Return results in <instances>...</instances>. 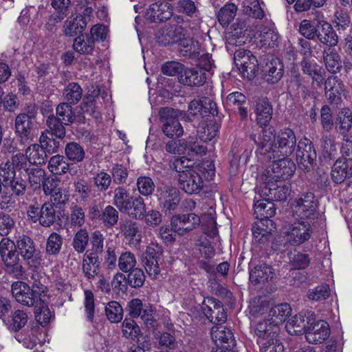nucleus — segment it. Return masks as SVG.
<instances>
[{
  "instance_id": "1",
  "label": "nucleus",
  "mask_w": 352,
  "mask_h": 352,
  "mask_svg": "<svg viewBox=\"0 0 352 352\" xmlns=\"http://www.w3.org/2000/svg\"><path fill=\"white\" fill-rule=\"evenodd\" d=\"M37 108L34 103L25 104L14 119V133L20 144L25 146L34 141Z\"/></svg>"
},
{
  "instance_id": "2",
  "label": "nucleus",
  "mask_w": 352,
  "mask_h": 352,
  "mask_svg": "<svg viewBox=\"0 0 352 352\" xmlns=\"http://www.w3.org/2000/svg\"><path fill=\"white\" fill-rule=\"evenodd\" d=\"M11 292L15 300L22 306L35 307L38 300L41 301V295L44 292V286L36 280L30 287L26 283L18 280L12 284Z\"/></svg>"
},
{
  "instance_id": "3",
  "label": "nucleus",
  "mask_w": 352,
  "mask_h": 352,
  "mask_svg": "<svg viewBox=\"0 0 352 352\" xmlns=\"http://www.w3.org/2000/svg\"><path fill=\"white\" fill-rule=\"evenodd\" d=\"M0 255L9 274L16 278H20L23 275L25 270L20 263L19 254L16 253L15 243L13 241L8 238L1 239Z\"/></svg>"
},
{
  "instance_id": "4",
  "label": "nucleus",
  "mask_w": 352,
  "mask_h": 352,
  "mask_svg": "<svg viewBox=\"0 0 352 352\" xmlns=\"http://www.w3.org/2000/svg\"><path fill=\"white\" fill-rule=\"evenodd\" d=\"M317 208L318 201L314 194L311 192L302 194L292 204L294 215L300 219L309 220L310 222L318 217Z\"/></svg>"
},
{
  "instance_id": "5",
  "label": "nucleus",
  "mask_w": 352,
  "mask_h": 352,
  "mask_svg": "<svg viewBox=\"0 0 352 352\" xmlns=\"http://www.w3.org/2000/svg\"><path fill=\"white\" fill-rule=\"evenodd\" d=\"M296 141V134L292 129H280L274 139L273 153L272 156L270 155V160L281 156H290L297 147Z\"/></svg>"
},
{
  "instance_id": "6",
  "label": "nucleus",
  "mask_w": 352,
  "mask_h": 352,
  "mask_svg": "<svg viewBox=\"0 0 352 352\" xmlns=\"http://www.w3.org/2000/svg\"><path fill=\"white\" fill-rule=\"evenodd\" d=\"M182 112L170 107L161 108L159 111L160 122L162 123V130L168 138H180L184 134V129L178 118Z\"/></svg>"
},
{
  "instance_id": "7",
  "label": "nucleus",
  "mask_w": 352,
  "mask_h": 352,
  "mask_svg": "<svg viewBox=\"0 0 352 352\" xmlns=\"http://www.w3.org/2000/svg\"><path fill=\"white\" fill-rule=\"evenodd\" d=\"M16 248L27 265L33 271L41 265V254L36 250L34 241L28 236L23 234L16 240Z\"/></svg>"
},
{
  "instance_id": "8",
  "label": "nucleus",
  "mask_w": 352,
  "mask_h": 352,
  "mask_svg": "<svg viewBox=\"0 0 352 352\" xmlns=\"http://www.w3.org/2000/svg\"><path fill=\"white\" fill-rule=\"evenodd\" d=\"M0 180L2 181L3 186L5 188H10L14 195L21 196L25 194L26 181L19 175H16V170L10 162L1 164Z\"/></svg>"
},
{
  "instance_id": "9",
  "label": "nucleus",
  "mask_w": 352,
  "mask_h": 352,
  "mask_svg": "<svg viewBox=\"0 0 352 352\" xmlns=\"http://www.w3.org/2000/svg\"><path fill=\"white\" fill-rule=\"evenodd\" d=\"M317 153L312 142L307 138L298 142L296 158L300 168L309 172L316 164Z\"/></svg>"
},
{
  "instance_id": "10",
  "label": "nucleus",
  "mask_w": 352,
  "mask_h": 352,
  "mask_svg": "<svg viewBox=\"0 0 352 352\" xmlns=\"http://www.w3.org/2000/svg\"><path fill=\"white\" fill-rule=\"evenodd\" d=\"M163 251L158 245L148 246L141 257L142 263L152 279H157L160 274V263L162 260Z\"/></svg>"
},
{
  "instance_id": "11",
  "label": "nucleus",
  "mask_w": 352,
  "mask_h": 352,
  "mask_svg": "<svg viewBox=\"0 0 352 352\" xmlns=\"http://www.w3.org/2000/svg\"><path fill=\"white\" fill-rule=\"evenodd\" d=\"M27 214L32 222L38 221L43 227H50L56 219L54 204L47 201L44 203L41 208L33 204L30 205L27 210Z\"/></svg>"
},
{
  "instance_id": "12",
  "label": "nucleus",
  "mask_w": 352,
  "mask_h": 352,
  "mask_svg": "<svg viewBox=\"0 0 352 352\" xmlns=\"http://www.w3.org/2000/svg\"><path fill=\"white\" fill-rule=\"evenodd\" d=\"M261 128L260 131H254L250 135V139L257 146V152L261 155H267V158L270 160V155L272 156L273 153L276 131L272 126Z\"/></svg>"
},
{
  "instance_id": "13",
  "label": "nucleus",
  "mask_w": 352,
  "mask_h": 352,
  "mask_svg": "<svg viewBox=\"0 0 352 352\" xmlns=\"http://www.w3.org/2000/svg\"><path fill=\"white\" fill-rule=\"evenodd\" d=\"M126 311L130 316L129 318L133 319L140 317L146 327L155 326V310L150 305H143L142 300L140 298H133L129 301L126 307Z\"/></svg>"
},
{
  "instance_id": "14",
  "label": "nucleus",
  "mask_w": 352,
  "mask_h": 352,
  "mask_svg": "<svg viewBox=\"0 0 352 352\" xmlns=\"http://www.w3.org/2000/svg\"><path fill=\"white\" fill-rule=\"evenodd\" d=\"M312 232L310 221H297L291 224L285 232L287 241L292 245H301L310 239Z\"/></svg>"
},
{
  "instance_id": "15",
  "label": "nucleus",
  "mask_w": 352,
  "mask_h": 352,
  "mask_svg": "<svg viewBox=\"0 0 352 352\" xmlns=\"http://www.w3.org/2000/svg\"><path fill=\"white\" fill-rule=\"evenodd\" d=\"M234 61L242 75L249 80L253 79L257 72L258 60L250 51L237 50L234 53Z\"/></svg>"
},
{
  "instance_id": "16",
  "label": "nucleus",
  "mask_w": 352,
  "mask_h": 352,
  "mask_svg": "<svg viewBox=\"0 0 352 352\" xmlns=\"http://www.w3.org/2000/svg\"><path fill=\"white\" fill-rule=\"evenodd\" d=\"M309 343L317 344L323 342L330 335L329 324L322 320H307V327L304 331Z\"/></svg>"
},
{
  "instance_id": "17",
  "label": "nucleus",
  "mask_w": 352,
  "mask_h": 352,
  "mask_svg": "<svg viewBox=\"0 0 352 352\" xmlns=\"http://www.w3.org/2000/svg\"><path fill=\"white\" fill-rule=\"evenodd\" d=\"M199 217L195 213L178 214L171 218L173 232L179 236H186L200 224Z\"/></svg>"
},
{
  "instance_id": "18",
  "label": "nucleus",
  "mask_w": 352,
  "mask_h": 352,
  "mask_svg": "<svg viewBox=\"0 0 352 352\" xmlns=\"http://www.w3.org/2000/svg\"><path fill=\"white\" fill-rule=\"evenodd\" d=\"M157 196L160 206L170 214L177 209L181 201L179 191L172 186L157 188Z\"/></svg>"
},
{
  "instance_id": "19",
  "label": "nucleus",
  "mask_w": 352,
  "mask_h": 352,
  "mask_svg": "<svg viewBox=\"0 0 352 352\" xmlns=\"http://www.w3.org/2000/svg\"><path fill=\"white\" fill-rule=\"evenodd\" d=\"M201 309L206 318L215 325H221L227 320V314L222 303L214 298H205Z\"/></svg>"
},
{
  "instance_id": "20",
  "label": "nucleus",
  "mask_w": 352,
  "mask_h": 352,
  "mask_svg": "<svg viewBox=\"0 0 352 352\" xmlns=\"http://www.w3.org/2000/svg\"><path fill=\"white\" fill-rule=\"evenodd\" d=\"M289 185L283 184L281 181L276 182H267L260 190V197L270 200L282 201H285L290 193Z\"/></svg>"
},
{
  "instance_id": "21",
  "label": "nucleus",
  "mask_w": 352,
  "mask_h": 352,
  "mask_svg": "<svg viewBox=\"0 0 352 352\" xmlns=\"http://www.w3.org/2000/svg\"><path fill=\"white\" fill-rule=\"evenodd\" d=\"M282 157V159L274 160L267 170L270 177L276 180L288 179L296 170L294 162L288 157Z\"/></svg>"
},
{
  "instance_id": "22",
  "label": "nucleus",
  "mask_w": 352,
  "mask_h": 352,
  "mask_svg": "<svg viewBox=\"0 0 352 352\" xmlns=\"http://www.w3.org/2000/svg\"><path fill=\"white\" fill-rule=\"evenodd\" d=\"M173 16L171 5L166 1H155L145 13L146 19L152 23H162Z\"/></svg>"
},
{
  "instance_id": "23",
  "label": "nucleus",
  "mask_w": 352,
  "mask_h": 352,
  "mask_svg": "<svg viewBox=\"0 0 352 352\" xmlns=\"http://www.w3.org/2000/svg\"><path fill=\"white\" fill-rule=\"evenodd\" d=\"M178 180L181 189L188 194H197L204 187V180L197 169L178 175Z\"/></svg>"
},
{
  "instance_id": "24",
  "label": "nucleus",
  "mask_w": 352,
  "mask_h": 352,
  "mask_svg": "<svg viewBox=\"0 0 352 352\" xmlns=\"http://www.w3.org/2000/svg\"><path fill=\"white\" fill-rule=\"evenodd\" d=\"M211 337L219 348H234L236 340L231 329L223 325H214L211 329Z\"/></svg>"
},
{
  "instance_id": "25",
  "label": "nucleus",
  "mask_w": 352,
  "mask_h": 352,
  "mask_svg": "<svg viewBox=\"0 0 352 352\" xmlns=\"http://www.w3.org/2000/svg\"><path fill=\"white\" fill-rule=\"evenodd\" d=\"M263 73L265 80L271 84L278 82L283 76L284 65L283 62L276 57L271 56L267 58Z\"/></svg>"
},
{
  "instance_id": "26",
  "label": "nucleus",
  "mask_w": 352,
  "mask_h": 352,
  "mask_svg": "<svg viewBox=\"0 0 352 352\" xmlns=\"http://www.w3.org/2000/svg\"><path fill=\"white\" fill-rule=\"evenodd\" d=\"M29 313L23 309H16L10 312L7 317L3 318V322L7 329L12 333H17L27 324Z\"/></svg>"
},
{
  "instance_id": "27",
  "label": "nucleus",
  "mask_w": 352,
  "mask_h": 352,
  "mask_svg": "<svg viewBox=\"0 0 352 352\" xmlns=\"http://www.w3.org/2000/svg\"><path fill=\"white\" fill-rule=\"evenodd\" d=\"M179 82L189 87L202 86L206 80V74L198 68H184L183 72L178 76Z\"/></svg>"
},
{
  "instance_id": "28",
  "label": "nucleus",
  "mask_w": 352,
  "mask_h": 352,
  "mask_svg": "<svg viewBox=\"0 0 352 352\" xmlns=\"http://www.w3.org/2000/svg\"><path fill=\"white\" fill-rule=\"evenodd\" d=\"M254 208L256 218L261 221L260 223L262 226H264L263 221L267 223L270 222L271 226H273L272 221L269 219L276 214V209L273 202L263 198L256 201Z\"/></svg>"
},
{
  "instance_id": "29",
  "label": "nucleus",
  "mask_w": 352,
  "mask_h": 352,
  "mask_svg": "<svg viewBox=\"0 0 352 352\" xmlns=\"http://www.w3.org/2000/svg\"><path fill=\"white\" fill-rule=\"evenodd\" d=\"M318 40L328 47L333 48L338 43V36L332 25L324 21L318 23Z\"/></svg>"
},
{
  "instance_id": "30",
  "label": "nucleus",
  "mask_w": 352,
  "mask_h": 352,
  "mask_svg": "<svg viewBox=\"0 0 352 352\" xmlns=\"http://www.w3.org/2000/svg\"><path fill=\"white\" fill-rule=\"evenodd\" d=\"M256 121L260 127L267 126L272 118V106L266 98L259 99L256 104Z\"/></svg>"
},
{
  "instance_id": "31",
  "label": "nucleus",
  "mask_w": 352,
  "mask_h": 352,
  "mask_svg": "<svg viewBox=\"0 0 352 352\" xmlns=\"http://www.w3.org/2000/svg\"><path fill=\"white\" fill-rule=\"evenodd\" d=\"M300 66L302 72L311 77L314 82L319 86L322 85L324 82V76L322 74V68L312 58L305 56L301 62Z\"/></svg>"
},
{
  "instance_id": "32",
  "label": "nucleus",
  "mask_w": 352,
  "mask_h": 352,
  "mask_svg": "<svg viewBox=\"0 0 352 352\" xmlns=\"http://www.w3.org/2000/svg\"><path fill=\"white\" fill-rule=\"evenodd\" d=\"M274 271L272 267L265 263L256 265L250 272V280L254 285L264 284L273 278Z\"/></svg>"
},
{
  "instance_id": "33",
  "label": "nucleus",
  "mask_w": 352,
  "mask_h": 352,
  "mask_svg": "<svg viewBox=\"0 0 352 352\" xmlns=\"http://www.w3.org/2000/svg\"><path fill=\"white\" fill-rule=\"evenodd\" d=\"M325 68L331 74L339 72L342 68L341 56L334 48L327 47L322 52Z\"/></svg>"
},
{
  "instance_id": "34",
  "label": "nucleus",
  "mask_w": 352,
  "mask_h": 352,
  "mask_svg": "<svg viewBox=\"0 0 352 352\" xmlns=\"http://www.w3.org/2000/svg\"><path fill=\"white\" fill-rule=\"evenodd\" d=\"M292 308L288 303L277 305L270 309L267 316V321L274 326H278L286 320L291 315Z\"/></svg>"
},
{
  "instance_id": "35",
  "label": "nucleus",
  "mask_w": 352,
  "mask_h": 352,
  "mask_svg": "<svg viewBox=\"0 0 352 352\" xmlns=\"http://www.w3.org/2000/svg\"><path fill=\"white\" fill-rule=\"evenodd\" d=\"M145 204L144 199L140 196H134L122 213L127 214L135 219H143L145 216Z\"/></svg>"
},
{
  "instance_id": "36",
  "label": "nucleus",
  "mask_w": 352,
  "mask_h": 352,
  "mask_svg": "<svg viewBox=\"0 0 352 352\" xmlns=\"http://www.w3.org/2000/svg\"><path fill=\"white\" fill-rule=\"evenodd\" d=\"M25 156L30 164L41 166L45 164L47 153L41 144H32L25 149Z\"/></svg>"
},
{
  "instance_id": "37",
  "label": "nucleus",
  "mask_w": 352,
  "mask_h": 352,
  "mask_svg": "<svg viewBox=\"0 0 352 352\" xmlns=\"http://www.w3.org/2000/svg\"><path fill=\"white\" fill-rule=\"evenodd\" d=\"M72 104L63 102L56 106L55 118L66 126H71L76 120V113Z\"/></svg>"
},
{
  "instance_id": "38",
  "label": "nucleus",
  "mask_w": 352,
  "mask_h": 352,
  "mask_svg": "<svg viewBox=\"0 0 352 352\" xmlns=\"http://www.w3.org/2000/svg\"><path fill=\"white\" fill-rule=\"evenodd\" d=\"M89 20V17L79 14L72 20H67L64 25L65 34L67 36H74L80 34L85 29Z\"/></svg>"
},
{
  "instance_id": "39",
  "label": "nucleus",
  "mask_w": 352,
  "mask_h": 352,
  "mask_svg": "<svg viewBox=\"0 0 352 352\" xmlns=\"http://www.w3.org/2000/svg\"><path fill=\"white\" fill-rule=\"evenodd\" d=\"M100 262L98 256L85 254L82 263V272L87 280L94 279L99 274Z\"/></svg>"
},
{
  "instance_id": "40",
  "label": "nucleus",
  "mask_w": 352,
  "mask_h": 352,
  "mask_svg": "<svg viewBox=\"0 0 352 352\" xmlns=\"http://www.w3.org/2000/svg\"><path fill=\"white\" fill-rule=\"evenodd\" d=\"M348 160L339 157L331 167V176L333 182L337 184L342 183L348 176Z\"/></svg>"
},
{
  "instance_id": "41",
  "label": "nucleus",
  "mask_w": 352,
  "mask_h": 352,
  "mask_svg": "<svg viewBox=\"0 0 352 352\" xmlns=\"http://www.w3.org/2000/svg\"><path fill=\"white\" fill-rule=\"evenodd\" d=\"M47 129L43 132L58 139H64L66 135L65 124L55 118L54 114L50 115L46 120Z\"/></svg>"
},
{
  "instance_id": "42",
  "label": "nucleus",
  "mask_w": 352,
  "mask_h": 352,
  "mask_svg": "<svg viewBox=\"0 0 352 352\" xmlns=\"http://www.w3.org/2000/svg\"><path fill=\"white\" fill-rule=\"evenodd\" d=\"M47 168L53 175H62L69 171V164L63 155L57 154L50 158Z\"/></svg>"
},
{
  "instance_id": "43",
  "label": "nucleus",
  "mask_w": 352,
  "mask_h": 352,
  "mask_svg": "<svg viewBox=\"0 0 352 352\" xmlns=\"http://www.w3.org/2000/svg\"><path fill=\"white\" fill-rule=\"evenodd\" d=\"M94 47L93 38L88 34H81L74 40L73 49L80 54H92Z\"/></svg>"
},
{
  "instance_id": "44",
  "label": "nucleus",
  "mask_w": 352,
  "mask_h": 352,
  "mask_svg": "<svg viewBox=\"0 0 352 352\" xmlns=\"http://www.w3.org/2000/svg\"><path fill=\"white\" fill-rule=\"evenodd\" d=\"M63 96L65 102L73 105L77 104L82 98V89L77 82H69L63 89Z\"/></svg>"
},
{
  "instance_id": "45",
  "label": "nucleus",
  "mask_w": 352,
  "mask_h": 352,
  "mask_svg": "<svg viewBox=\"0 0 352 352\" xmlns=\"http://www.w3.org/2000/svg\"><path fill=\"white\" fill-rule=\"evenodd\" d=\"M133 197L125 188L117 187L113 191V204L122 212Z\"/></svg>"
},
{
  "instance_id": "46",
  "label": "nucleus",
  "mask_w": 352,
  "mask_h": 352,
  "mask_svg": "<svg viewBox=\"0 0 352 352\" xmlns=\"http://www.w3.org/2000/svg\"><path fill=\"white\" fill-rule=\"evenodd\" d=\"M122 336L128 340H135L141 334L139 325L132 318H126L121 325Z\"/></svg>"
},
{
  "instance_id": "47",
  "label": "nucleus",
  "mask_w": 352,
  "mask_h": 352,
  "mask_svg": "<svg viewBox=\"0 0 352 352\" xmlns=\"http://www.w3.org/2000/svg\"><path fill=\"white\" fill-rule=\"evenodd\" d=\"M120 230L126 239L140 241L142 235V228L140 224L131 220H126L120 226Z\"/></svg>"
},
{
  "instance_id": "48",
  "label": "nucleus",
  "mask_w": 352,
  "mask_h": 352,
  "mask_svg": "<svg viewBox=\"0 0 352 352\" xmlns=\"http://www.w3.org/2000/svg\"><path fill=\"white\" fill-rule=\"evenodd\" d=\"M65 154L68 160L75 163L82 162L85 155L83 147L76 142H70L66 144Z\"/></svg>"
},
{
  "instance_id": "49",
  "label": "nucleus",
  "mask_w": 352,
  "mask_h": 352,
  "mask_svg": "<svg viewBox=\"0 0 352 352\" xmlns=\"http://www.w3.org/2000/svg\"><path fill=\"white\" fill-rule=\"evenodd\" d=\"M237 7L234 3H228L222 7L217 13V19L223 26H228L234 19Z\"/></svg>"
},
{
  "instance_id": "50",
  "label": "nucleus",
  "mask_w": 352,
  "mask_h": 352,
  "mask_svg": "<svg viewBox=\"0 0 352 352\" xmlns=\"http://www.w3.org/2000/svg\"><path fill=\"white\" fill-rule=\"evenodd\" d=\"M352 126V113L349 109H342L338 114L336 122L337 131L344 135Z\"/></svg>"
},
{
  "instance_id": "51",
  "label": "nucleus",
  "mask_w": 352,
  "mask_h": 352,
  "mask_svg": "<svg viewBox=\"0 0 352 352\" xmlns=\"http://www.w3.org/2000/svg\"><path fill=\"white\" fill-rule=\"evenodd\" d=\"M63 242V238L60 234L56 232L50 234L46 241V254L54 256L58 255L62 248Z\"/></svg>"
},
{
  "instance_id": "52",
  "label": "nucleus",
  "mask_w": 352,
  "mask_h": 352,
  "mask_svg": "<svg viewBox=\"0 0 352 352\" xmlns=\"http://www.w3.org/2000/svg\"><path fill=\"white\" fill-rule=\"evenodd\" d=\"M63 139H58L54 136L42 133L39 138V142L47 153L52 155L58 151L60 147V142Z\"/></svg>"
},
{
  "instance_id": "53",
  "label": "nucleus",
  "mask_w": 352,
  "mask_h": 352,
  "mask_svg": "<svg viewBox=\"0 0 352 352\" xmlns=\"http://www.w3.org/2000/svg\"><path fill=\"white\" fill-rule=\"evenodd\" d=\"M274 324L270 323L267 319L257 323L255 328V334L258 336L257 340H272L276 337V333L272 330Z\"/></svg>"
},
{
  "instance_id": "54",
  "label": "nucleus",
  "mask_w": 352,
  "mask_h": 352,
  "mask_svg": "<svg viewBox=\"0 0 352 352\" xmlns=\"http://www.w3.org/2000/svg\"><path fill=\"white\" fill-rule=\"evenodd\" d=\"M184 36L185 30L182 25H170L166 30V34H164V32L163 33V39L161 42L163 45H166L177 42Z\"/></svg>"
},
{
  "instance_id": "55",
  "label": "nucleus",
  "mask_w": 352,
  "mask_h": 352,
  "mask_svg": "<svg viewBox=\"0 0 352 352\" xmlns=\"http://www.w3.org/2000/svg\"><path fill=\"white\" fill-rule=\"evenodd\" d=\"M243 11L246 15L254 19H262L265 16L264 10L258 0H245Z\"/></svg>"
},
{
  "instance_id": "56",
  "label": "nucleus",
  "mask_w": 352,
  "mask_h": 352,
  "mask_svg": "<svg viewBox=\"0 0 352 352\" xmlns=\"http://www.w3.org/2000/svg\"><path fill=\"white\" fill-rule=\"evenodd\" d=\"M104 236L99 230H96L91 236V248L85 254L98 256L104 250Z\"/></svg>"
},
{
  "instance_id": "57",
  "label": "nucleus",
  "mask_w": 352,
  "mask_h": 352,
  "mask_svg": "<svg viewBox=\"0 0 352 352\" xmlns=\"http://www.w3.org/2000/svg\"><path fill=\"white\" fill-rule=\"evenodd\" d=\"M94 186L100 192H105L112 182L111 176L104 170L94 173L92 177Z\"/></svg>"
},
{
  "instance_id": "58",
  "label": "nucleus",
  "mask_w": 352,
  "mask_h": 352,
  "mask_svg": "<svg viewBox=\"0 0 352 352\" xmlns=\"http://www.w3.org/2000/svg\"><path fill=\"white\" fill-rule=\"evenodd\" d=\"M194 162L186 157L175 158L170 165V166L177 172L178 175L182 173H187L192 170L197 169V166H194Z\"/></svg>"
},
{
  "instance_id": "59",
  "label": "nucleus",
  "mask_w": 352,
  "mask_h": 352,
  "mask_svg": "<svg viewBox=\"0 0 352 352\" xmlns=\"http://www.w3.org/2000/svg\"><path fill=\"white\" fill-rule=\"evenodd\" d=\"M105 314L111 322L117 323L122 319L123 309L118 302L111 301L105 307Z\"/></svg>"
},
{
  "instance_id": "60",
  "label": "nucleus",
  "mask_w": 352,
  "mask_h": 352,
  "mask_svg": "<svg viewBox=\"0 0 352 352\" xmlns=\"http://www.w3.org/2000/svg\"><path fill=\"white\" fill-rule=\"evenodd\" d=\"M135 256L130 251L122 253L118 259V266L122 272H128L135 269Z\"/></svg>"
},
{
  "instance_id": "61",
  "label": "nucleus",
  "mask_w": 352,
  "mask_h": 352,
  "mask_svg": "<svg viewBox=\"0 0 352 352\" xmlns=\"http://www.w3.org/2000/svg\"><path fill=\"white\" fill-rule=\"evenodd\" d=\"M25 173L28 176L30 186L34 189L41 188V184L45 177V172L39 168H26Z\"/></svg>"
},
{
  "instance_id": "62",
  "label": "nucleus",
  "mask_w": 352,
  "mask_h": 352,
  "mask_svg": "<svg viewBox=\"0 0 352 352\" xmlns=\"http://www.w3.org/2000/svg\"><path fill=\"white\" fill-rule=\"evenodd\" d=\"M89 236L87 230L82 228L74 235L72 241L74 249L78 253H82L86 250Z\"/></svg>"
},
{
  "instance_id": "63",
  "label": "nucleus",
  "mask_w": 352,
  "mask_h": 352,
  "mask_svg": "<svg viewBox=\"0 0 352 352\" xmlns=\"http://www.w3.org/2000/svg\"><path fill=\"white\" fill-rule=\"evenodd\" d=\"M119 219L118 211L112 206H107L101 213L100 220L108 228L113 227Z\"/></svg>"
},
{
  "instance_id": "64",
  "label": "nucleus",
  "mask_w": 352,
  "mask_h": 352,
  "mask_svg": "<svg viewBox=\"0 0 352 352\" xmlns=\"http://www.w3.org/2000/svg\"><path fill=\"white\" fill-rule=\"evenodd\" d=\"M260 346L261 352H284V347L281 342L276 338L272 340H257Z\"/></svg>"
}]
</instances>
